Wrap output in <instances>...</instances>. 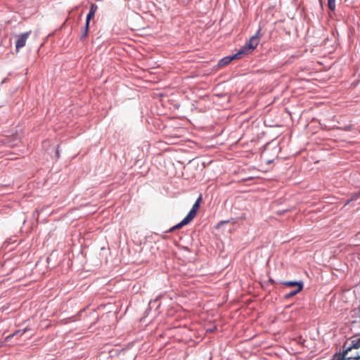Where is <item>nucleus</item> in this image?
I'll list each match as a JSON object with an SVG mask.
<instances>
[{"label":"nucleus","mask_w":360,"mask_h":360,"mask_svg":"<svg viewBox=\"0 0 360 360\" xmlns=\"http://www.w3.org/2000/svg\"><path fill=\"white\" fill-rule=\"evenodd\" d=\"M360 347V338L356 339V340H352V345L347 347L345 349V350L343 352V354L340 357V360H347V357H348L349 356H347L348 354V352L349 351H351L352 349H358Z\"/></svg>","instance_id":"2"},{"label":"nucleus","mask_w":360,"mask_h":360,"mask_svg":"<svg viewBox=\"0 0 360 360\" xmlns=\"http://www.w3.org/2000/svg\"><path fill=\"white\" fill-rule=\"evenodd\" d=\"M185 224L183 223V221H180L179 224H177L176 225L174 226L173 227H172L170 229H169V232H172L174 230L176 229H180L181 228L182 226H184Z\"/></svg>","instance_id":"11"},{"label":"nucleus","mask_w":360,"mask_h":360,"mask_svg":"<svg viewBox=\"0 0 360 360\" xmlns=\"http://www.w3.org/2000/svg\"><path fill=\"white\" fill-rule=\"evenodd\" d=\"M201 200V198L199 197L198 199L196 200V202L194 203L191 209H194V210L197 211L199 207V202Z\"/></svg>","instance_id":"12"},{"label":"nucleus","mask_w":360,"mask_h":360,"mask_svg":"<svg viewBox=\"0 0 360 360\" xmlns=\"http://www.w3.org/2000/svg\"><path fill=\"white\" fill-rule=\"evenodd\" d=\"M259 32L260 30H258L255 35H253L250 40L245 43V44L234 55L231 56H226L221 58L219 63V66H224L229 63L233 59H238L242 57V56L248 54L250 51L255 49L259 42Z\"/></svg>","instance_id":"1"},{"label":"nucleus","mask_w":360,"mask_h":360,"mask_svg":"<svg viewBox=\"0 0 360 360\" xmlns=\"http://www.w3.org/2000/svg\"><path fill=\"white\" fill-rule=\"evenodd\" d=\"M30 330L28 328H25L22 330H18L14 333H13L11 335H8L7 338H10L11 337L15 336V335H22L24 333H25L27 331Z\"/></svg>","instance_id":"7"},{"label":"nucleus","mask_w":360,"mask_h":360,"mask_svg":"<svg viewBox=\"0 0 360 360\" xmlns=\"http://www.w3.org/2000/svg\"><path fill=\"white\" fill-rule=\"evenodd\" d=\"M328 6L330 11H335L336 7L335 0H328Z\"/></svg>","instance_id":"8"},{"label":"nucleus","mask_w":360,"mask_h":360,"mask_svg":"<svg viewBox=\"0 0 360 360\" xmlns=\"http://www.w3.org/2000/svg\"><path fill=\"white\" fill-rule=\"evenodd\" d=\"M197 211L194 210V209H191L188 214H189L193 218L195 217Z\"/></svg>","instance_id":"14"},{"label":"nucleus","mask_w":360,"mask_h":360,"mask_svg":"<svg viewBox=\"0 0 360 360\" xmlns=\"http://www.w3.org/2000/svg\"><path fill=\"white\" fill-rule=\"evenodd\" d=\"M349 359H356V360L360 359V354H357L355 356H349L347 357V360H349Z\"/></svg>","instance_id":"13"},{"label":"nucleus","mask_w":360,"mask_h":360,"mask_svg":"<svg viewBox=\"0 0 360 360\" xmlns=\"http://www.w3.org/2000/svg\"><path fill=\"white\" fill-rule=\"evenodd\" d=\"M352 200H353V199H352ZM350 201H351V200H350ZM349 200H347V204H348V203H349Z\"/></svg>","instance_id":"15"},{"label":"nucleus","mask_w":360,"mask_h":360,"mask_svg":"<svg viewBox=\"0 0 360 360\" xmlns=\"http://www.w3.org/2000/svg\"><path fill=\"white\" fill-rule=\"evenodd\" d=\"M98 6L95 4H92L90 6V10L89 13L86 15V23L87 24V26H89V22L93 18L97 11Z\"/></svg>","instance_id":"4"},{"label":"nucleus","mask_w":360,"mask_h":360,"mask_svg":"<svg viewBox=\"0 0 360 360\" xmlns=\"http://www.w3.org/2000/svg\"><path fill=\"white\" fill-rule=\"evenodd\" d=\"M303 289L302 286L300 285V288H297L295 290H291L289 292L286 293L284 295L285 299H290V297L295 296L298 292H300Z\"/></svg>","instance_id":"6"},{"label":"nucleus","mask_w":360,"mask_h":360,"mask_svg":"<svg viewBox=\"0 0 360 360\" xmlns=\"http://www.w3.org/2000/svg\"><path fill=\"white\" fill-rule=\"evenodd\" d=\"M30 34V32H25L20 34L16 41L15 43V49L17 51H19L20 49L25 46L26 41Z\"/></svg>","instance_id":"3"},{"label":"nucleus","mask_w":360,"mask_h":360,"mask_svg":"<svg viewBox=\"0 0 360 360\" xmlns=\"http://www.w3.org/2000/svg\"><path fill=\"white\" fill-rule=\"evenodd\" d=\"M283 285L288 286V287H297L300 288V285L303 287V282L302 281H284L281 283Z\"/></svg>","instance_id":"5"},{"label":"nucleus","mask_w":360,"mask_h":360,"mask_svg":"<svg viewBox=\"0 0 360 360\" xmlns=\"http://www.w3.org/2000/svg\"><path fill=\"white\" fill-rule=\"evenodd\" d=\"M89 26H87V24L85 23V27H84L82 34L81 35V39H84V38L86 37V36L88 34V32H89Z\"/></svg>","instance_id":"10"},{"label":"nucleus","mask_w":360,"mask_h":360,"mask_svg":"<svg viewBox=\"0 0 360 360\" xmlns=\"http://www.w3.org/2000/svg\"><path fill=\"white\" fill-rule=\"evenodd\" d=\"M193 219V218L189 214H188L181 221L185 225H186Z\"/></svg>","instance_id":"9"},{"label":"nucleus","mask_w":360,"mask_h":360,"mask_svg":"<svg viewBox=\"0 0 360 360\" xmlns=\"http://www.w3.org/2000/svg\"><path fill=\"white\" fill-rule=\"evenodd\" d=\"M340 357L339 356L338 360H340Z\"/></svg>","instance_id":"16"}]
</instances>
